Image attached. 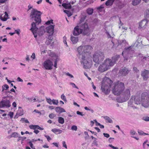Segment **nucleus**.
<instances>
[{
	"mask_svg": "<svg viewBox=\"0 0 149 149\" xmlns=\"http://www.w3.org/2000/svg\"><path fill=\"white\" fill-rule=\"evenodd\" d=\"M71 40L74 44L76 43L78 41V38L74 37H72L71 38Z\"/></svg>",
	"mask_w": 149,
	"mask_h": 149,
	"instance_id": "23",
	"label": "nucleus"
},
{
	"mask_svg": "<svg viewBox=\"0 0 149 149\" xmlns=\"http://www.w3.org/2000/svg\"><path fill=\"white\" fill-rule=\"evenodd\" d=\"M21 120L24 121L26 123H29L28 120L27 119H26L24 118H22Z\"/></svg>",
	"mask_w": 149,
	"mask_h": 149,
	"instance_id": "39",
	"label": "nucleus"
},
{
	"mask_svg": "<svg viewBox=\"0 0 149 149\" xmlns=\"http://www.w3.org/2000/svg\"><path fill=\"white\" fill-rule=\"evenodd\" d=\"M107 82L108 84L105 85L104 84H102L101 86L102 91L106 94H108L109 92L113 81L109 79L108 80Z\"/></svg>",
	"mask_w": 149,
	"mask_h": 149,
	"instance_id": "8",
	"label": "nucleus"
},
{
	"mask_svg": "<svg viewBox=\"0 0 149 149\" xmlns=\"http://www.w3.org/2000/svg\"><path fill=\"white\" fill-rule=\"evenodd\" d=\"M125 88L124 83L118 81L114 83L112 91L115 95H118L123 93Z\"/></svg>",
	"mask_w": 149,
	"mask_h": 149,
	"instance_id": "3",
	"label": "nucleus"
},
{
	"mask_svg": "<svg viewBox=\"0 0 149 149\" xmlns=\"http://www.w3.org/2000/svg\"><path fill=\"white\" fill-rule=\"evenodd\" d=\"M45 137L47 139V141H49L51 139V137L49 136L45 135Z\"/></svg>",
	"mask_w": 149,
	"mask_h": 149,
	"instance_id": "45",
	"label": "nucleus"
},
{
	"mask_svg": "<svg viewBox=\"0 0 149 149\" xmlns=\"http://www.w3.org/2000/svg\"><path fill=\"white\" fill-rule=\"evenodd\" d=\"M117 60V58L116 57H112L111 59H106L98 67V71L101 72H103L107 71L111 67L113 66Z\"/></svg>",
	"mask_w": 149,
	"mask_h": 149,
	"instance_id": "2",
	"label": "nucleus"
},
{
	"mask_svg": "<svg viewBox=\"0 0 149 149\" xmlns=\"http://www.w3.org/2000/svg\"><path fill=\"white\" fill-rule=\"evenodd\" d=\"M29 144L30 146L32 148V149H33V148H34V147H33V144L31 143V141L29 142Z\"/></svg>",
	"mask_w": 149,
	"mask_h": 149,
	"instance_id": "55",
	"label": "nucleus"
},
{
	"mask_svg": "<svg viewBox=\"0 0 149 149\" xmlns=\"http://www.w3.org/2000/svg\"><path fill=\"white\" fill-rule=\"evenodd\" d=\"M31 58H32L33 59H34L35 58V54L34 53H33L32 54V55L31 56Z\"/></svg>",
	"mask_w": 149,
	"mask_h": 149,
	"instance_id": "57",
	"label": "nucleus"
},
{
	"mask_svg": "<svg viewBox=\"0 0 149 149\" xmlns=\"http://www.w3.org/2000/svg\"><path fill=\"white\" fill-rule=\"evenodd\" d=\"M29 128L31 129L36 130V129L40 130H43L44 129L40 127L39 126L36 125H31L29 126Z\"/></svg>",
	"mask_w": 149,
	"mask_h": 149,
	"instance_id": "19",
	"label": "nucleus"
},
{
	"mask_svg": "<svg viewBox=\"0 0 149 149\" xmlns=\"http://www.w3.org/2000/svg\"><path fill=\"white\" fill-rule=\"evenodd\" d=\"M12 106L14 107H16L17 104L15 102H14L12 104Z\"/></svg>",
	"mask_w": 149,
	"mask_h": 149,
	"instance_id": "60",
	"label": "nucleus"
},
{
	"mask_svg": "<svg viewBox=\"0 0 149 149\" xmlns=\"http://www.w3.org/2000/svg\"><path fill=\"white\" fill-rule=\"evenodd\" d=\"M134 103L136 104H140L141 103V97L139 96H134ZM132 98H133V96H132Z\"/></svg>",
	"mask_w": 149,
	"mask_h": 149,
	"instance_id": "16",
	"label": "nucleus"
},
{
	"mask_svg": "<svg viewBox=\"0 0 149 149\" xmlns=\"http://www.w3.org/2000/svg\"><path fill=\"white\" fill-rule=\"evenodd\" d=\"M42 13L35 9H33L30 13V17L31 20H34L37 24L41 22V16Z\"/></svg>",
	"mask_w": 149,
	"mask_h": 149,
	"instance_id": "4",
	"label": "nucleus"
},
{
	"mask_svg": "<svg viewBox=\"0 0 149 149\" xmlns=\"http://www.w3.org/2000/svg\"><path fill=\"white\" fill-rule=\"evenodd\" d=\"M66 14L68 17H70L72 15L71 12L70 11L66 10Z\"/></svg>",
	"mask_w": 149,
	"mask_h": 149,
	"instance_id": "34",
	"label": "nucleus"
},
{
	"mask_svg": "<svg viewBox=\"0 0 149 149\" xmlns=\"http://www.w3.org/2000/svg\"><path fill=\"white\" fill-rule=\"evenodd\" d=\"M33 132L35 134H37L39 132V131L38 130H35Z\"/></svg>",
	"mask_w": 149,
	"mask_h": 149,
	"instance_id": "63",
	"label": "nucleus"
},
{
	"mask_svg": "<svg viewBox=\"0 0 149 149\" xmlns=\"http://www.w3.org/2000/svg\"><path fill=\"white\" fill-rule=\"evenodd\" d=\"M5 14H2L0 16V19L3 21H5L8 19V15L6 12L4 13Z\"/></svg>",
	"mask_w": 149,
	"mask_h": 149,
	"instance_id": "18",
	"label": "nucleus"
},
{
	"mask_svg": "<svg viewBox=\"0 0 149 149\" xmlns=\"http://www.w3.org/2000/svg\"><path fill=\"white\" fill-rule=\"evenodd\" d=\"M66 74L68 76H69L70 77V78H73V76L72 75H71V74H70L69 72L67 73Z\"/></svg>",
	"mask_w": 149,
	"mask_h": 149,
	"instance_id": "54",
	"label": "nucleus"
},
{
	"mask_svg": "<svg viewBox=\"0 0 149 149\" xmlns=\"http://www.w3.org/2000/svg\"><path fill=\"white\" fill-rule=\"evenodd\" d=\"M20 29H18L17 30H15V32L14 33H16L18 35H19L20 34L19 33V31H20Z\"/></svg>",
	"mask_w": 149,
	"mask_h": 149,
	"instance_id": "49",
	"label": "nucleus"
},
{
	"mask_svg": "<svg viewBox=\"0 0 149 149\" xmlns=\"http://www.w3.org/2000/svg\"><path fill=\"white\" fill-rule=\"evenodd\" d=\"M141 103L142 105L147 107L149 106V91H146L141 94Z\"/></svg>",
	"mask_w": 149,
	"mask_h": 149,
	"instance_id": "5",
	"label": "nucleus"
},
{
	"mask_svg": "<svg viewBox=\"0 0 149 149\" xmlns=\"http://www.w3.org/2000/svg\"><path fill=\"white\" fill-rule=\"evenodd\" d=\"M133 69L134 71L135 72L137 73L139 72V70L136 67H134Z\"/></svg>",
	"mask_w": 149,
	"mask_h": 149,
	"instance_id": "52",
	"label": "nucleus"
},
{
	"mask_svg": "<svg viewBox=\"0 0 149 149\" xmlns=\"http://www.w3.org/2000/svg\"><path fill=\"white\" fill-rule=\"evenodd\" d=\"M77 115H81V116H83L84 115V114L82 113V112H80L79 111H77Z\"/></svg>",
	"mask_w": 149,
	"mask_h": 149,
	"instance_id": "42",
	"label": "nucleus"
},
{
	"mask_svg": "<svg viewBox=\"0 0 149 149\" xmlns=\"http://www.w3.org/2000/svg\"><path fill=\"white\" fill-rule=\"evenodd\" d=\"M104 118L107 121L110 123H112L113 122L112 120L109 117L107 116H105L104 117Z\"/></svg>",
	"mask_w": 149,
	"mask_h": 149,
	"instance_id": "25",
	"label": "nucleus"
},
{
	"mask_svg": "<svg viewBox=\"0 0 149 149\" xmlns=\"http://www.w3.org/2000/svg\"><path fill=\"white\" fill-rule=\"evenodd\" d=\"M10 137H14L17 138L18 137V134L17 132H13L10 136Z\"/></svg>",
	"mask_w": 149,
	"mask_h": 149,
	"instance_id": "29",
	"label": "nucleus"
},
{
	"mask_svg": "<svg viewBox=\"0 0 149 149\" xmlns=\"http://www.w3.org/2000/svg\"><path fill=\"white\" fill-rule=\"evenodd\" d=\"M71 129L73 130L76 131L77 130V126L75 125H73L71 127Z\"/></svg>",
	"mask_w": 149,
	"mask_h": 149,
	"instance_id": "40",
	"label": "nucleus"
},
{
	"mask_svg": "<svg viewBox=\"0 0 149 149\" xmlns=\"http://www.w3.org/2000/svg\"><path fill=\"white\" fill-rule=\"evenodd\" d=\"M36 24H37L35 22H32L31 26V27L30 29V30L32 32H34L35 31H37L38 30V28L36 27Z\"/></svg>",
	"mask_w": 149,
	"mask_h": 149,
	"instance_id": "20",
	"label": "nucleus"
},
{
	"mask_svg": "<svg viewBox=\"0 0 149 149\" xmlns=\"http://www.w3.org/2000/svg\"><path fill=\"white\" fill-rule=\"evenodd\" d=\"M53 35H51L50 34L48 36L47 39H48V40H50V41H52L53 39V37L52 36Z\"/></svg>",
	"mask_w": 149,
	"mask_h": 149,
	"instance_id": "36",
	"label": "nucleus"
},
{
	"mask_svg": "<svg viewBox=\"0 0 149 149\" xmlns=\"http://www.w3.org/2000/svg\"><path fill=\"white\" fill-rule=\"evenodd\" d=\"M141 75L143 77V79L145 80H146L149 77V71L145 70L142 72Z\"/></svg>",
	"mask_w": 149,
	"mask_h": 149,
	"instance_id": "14",
	"label": "nucleus"
},
{
	"mask_svg": "<svg viewBox=\"0 0 149 149\" xmlns=\"http://www.w3.org/2000/svg\"><path fill=\"white\" fill-rule=\"evenodd\" d=\"M72 8V6L70 4V3H66V9H70Z\"/></svg>",
	"mask_w": 149,
	"mask_h": 149,
	"instance_id": "33",
	"label": "nucleus"
},
{
	"mask_svg": "<svg viewBox=\"0 0 149 149\" xmlns=\"http://www.w3.org/2000/svg\"><path fill=\"white\" fill-rule=\"evenodd\" d=\"M37 31H35L34 32H32L33 34L34 35V37H35V38H36L37 37V35L36 34V33H37Z\"/></svg>",
	"mask_w": 149,
	"mask_h": 149,
	"instance_id": "59",
	"label": "nucleus"
},
{
	"mask_svg": "<svg viewBox=\"0 0 149 149\" xmlns=\"http://www.w3.org/2000/svg\"><path fill=\"white\" fill-rule=\"evenodd\" d=\"M55 117V116L53 113H51L49 115V117L51 119H53Z\"/></svg>",
	"mask_w": 149,
	"mask_h": 149,
	"instance_id": "44",
	"label": "nucleus"
},
{
	"mask_svg": "<svg viewBox=\"0 0 149 149\" xmlns=\"http://www.w3.org/2000/svg\"><path fill=\"white\" fill-rule=\"evenodd\" d=\"M70 84L72 85L73 87L77 89H78V87L76 86L75 84L73 83H70Z\"/></svg>",
	"mask_w": 149,
	"mask_h": 149,
	"instance_id": "48",
	"label": "nucleus"
},
{
	"mask_svg": "<svg viewBox=\"0 0 149 149\" xmlns=\"http://www.w3.org/2000/svg\"><path fill=\"white\" fill-rule=\"evenodd\" d=\"M126 52L125 51H124L123 52H122V55L124 57V60H127L128 58V57H125L124 56V55L126 54Z\"/></svg>",
	"mask_w": 149,
	"mask_h": 149,
	"instance_id": "41",
	"label": "nucleus"
},
{
	"mask_svg": "<svg viewBox=\"0 0 149 149\" xmlns=\"http://www.w3.org/2000/svg\"><path fill=\"white\" fill-rule=\"evenodd\" d=\"M54 26L53 25H50L46 28L47 32L49 34L53 35L54 32Z\"/></svg>",
	"mask_w": 149,
	"mask_h": 149,
	"instance_id": "15",
	"label": "nucleus"
},
{
	"mask_svg": "<svg viewBox=\"0 0 149 149\" xmlns=\"http://www.w3.org/2000/svg\"><path fill=\"white\" fill-rule=\"evenodd\" d=\"M53 20H52V19H51L50 20L48 21L46 23V24L47 25H49V24L51 23L53 24Z\"/></svg>",
	"mask_w": 149,
	"mask_h": 149,
	"instance_id": "38",
	"label": "nucleus"
},
{
	"mask_svg": "<svg viewBox=\"0 0 149 149\" xmlns=\"http://www.w3.org/2000/svg\"><path fill=\"white\" fill-rule=\"evenodd\" d=\"M130 133L131 135H134L136 134V132L134 131L131 130Z\"/></svg>",
	"mask_w": 149,
	"mask_h": 149,
	"instance_id": "47",
	"label": "nucleus"
},
{
	"mask_svg": "<svg viewBox=\"0 0 149 149\" xmlns=\"http://www.w3.org/2000/svg\"><path fill=\"white\" fill-rule=\"evenodd\" d=\"M109 147H111V148H113V149H118V147H115L111 144H109Z\"/></svg>",
	"mask_w": 149,
	"mask_h": 149,
	"instance_id": "46",
	"label": "nucleus"
},
{
	"mask_svg": "<svg viewBox=\"0 0 149 149\" xmlns=\"http://www.w3.org/2000/svg\"><path fill=\"white\" fill-rule=\"evenodd\" d=\"M46 100L47 102L49 104H52V100L50 98H46Z\"/></svg>",
	"mask_w": 149,
	"mask_h": 149,
	"instance_id": "35",
	"label": "nucleus"
},
{
	"mask_svg": "<svg viewBox=\"0 0 149 149\" xmlns=\"http://www.w3.org/2000/svg\"><path fill=\"white\" fill-rule=\"evenodd\" d=\"M94 128L97 131V132H100V130L99 128L97 127H95Z\"/></svg>",
	"mask_w": 149,
	"mask_h": 149,
	"instance_id": "62",
	"label": "nucleus"
},
{
	"mask_svg": "<svg viewBox=\"0 0 149 149\" xmlns=\"http://www.w3.org/2000/svg\"><path fill=\"white\" fill-rule=\"evenodd\" d=\"M52 41H50V40H48V39H47L46 42V43L47 44V45H49V44L51 43Z\"/></svg>",
	"mask_w": 149,
	"mask_h": 149,
	"instance_id": "53",
	"label": "nucleus"
},
{
	"mask_svg": "<svg viewBox=\"0 0 149 149\" xmlns=\"http://www.w3.org/2000/svg\"><path fill=\"white\" fill-rule=\"evenodd\" d=\"M141 0H134L132 1V4L133 5H136L140 3Z\"/></svg>",
	"mask_w": 149,
	"mask_h": 149,
	"instance_id": "26",
	"label": "nucleus"
},
{
	"mask_svg": "<svg viewBox=\"0 0 149 149\" xmlns=\"http://www.w3.org/2000/svg\"><path fill=\"white\" fill-rule=\"evenodd\" d=\"M11 106L10 100L7 97L4 98L0 102V108H8Z\"/></svg>",
	"mask_w": 149,
	"mask_h": 149,
	"instance_id": "9",
	"label": "nucleus"
},
{
	"mask_svg": "<svg viewBox=\"0 0 149 149\" xmlns=\"http://www.w3.org/2000/svg\"><path fill=\"white\" fill-rule=\"evenodd\" d=\"M58 120V123L61 124L63 123L64 122V120L62 117H59Z\"/></svg>",
	"mask_w": 149,
	"mask_h": 149,
	"instance_id": "28",
	"label": "nucleus"
},
{
	"mask_svg": "<svg viewBox=\"0 0 149 149\" xmlns=\"http://www.w3.org/2000/svg\"><path fill=\"white\" fill-rule=\"evenodd\" d=\"M28 100L29 101V102H33V98H28Z\"/></svg>",
	"mask_w": 149,
	"mask_h": 149,
	"instance_id": "64",
	"label": "nucleus"
},
{
	"mask_svg": "<svg viewBox=\"0 0 149 149\" xmlns=\"http://www.w3.org/2000/svg\"><path fill=\"white\" fill-rule=\"evenodd\" d=\"M93 9L91 8H88L86 10L87 13L89 15H91L92 14L93 12Z\"/></svg>",
	"mask_w": 149,
	"mask_h": 149,
	"instance_id": "27",
	"label": "nucleus"
},
{
	"mask_svg": "<svg viewBox=\"0 0 149 149\" xmlns=\"http://www.w3.org/2000/svg\"><path fill=\"white\" fill-rule=\"evenodd\" d=\"M43 65L46 70L52 69L53 63L49 60H47L44 62Z\"/></svg>",
	"mask_w": 149,
	"mask_h": 149,
	"instance_id": "11",
	"label": "nucleus"
},
{
	"mask_svg": "<svg viewBox=\"0 0 149 149\" xmlns=\"http://www.w3.org/2000/svg\"><path fill=\"white\" fill-rule=\"evenodd\" d=\"M17 114L19 116H21L24 114V110L22 109H18L17 111Z\"/></svg>",
	"mask_w": 149,
	"mask_h": 149,
	"instance_id": "24",
	"label": "nucleus"
},
{
	"mask_svg": "<svg viewBox=\"0 0 149 149\" xmlns=\"http://www.w3.org/2000/svg\"><path fill=\"white\" fill-rule=\"evenodd\" d=\"M143 120L146 121H149V117H146Z\"/></svg>",
	"mask_w": 149,
	"mask_h": 149,
	"instance_id": "56",
	"label": "nucleus"
},
{
	"mask_svg": "<svg viewBox=\"0 0 149 149\" xmlns=\"http://www.w3.org/2000/svg\"><path fill=\"white\" fill-rule=\"evenodd\" d=\"M146 15L148 17L149 16V9H148L146 10Z\"/></svg>",
	"mask_w": 149,
	"mask_h": 149,
	"instance_id": "58",
	"label": "nucleus"
},
{
	"mask_svg": "<svg viewBox=\"0 0 149 149\" xmlns=\"http://www.w3.org/2000/svg\"><path fill=\"white\" fill-rule=\"evenodd\" d=\"M9 86L8 85L6 84H4L2 87V91H3L5 90H7L9 88Z\"/></svg>",
	"mask_w": 149,
	"mask_h": 149,
	"instance_id": "31",
	"label": "nucleus"
},
{
	"mask_svg": "<svg viewBox=\"0 0 149 149\" xmlns=\"http://www.w3.org/2000/svg\"><path fill=\"white\" fill-rule=\"evenodd\" d=\"M148 20L147 19L141 21L139 23V28L144 29L147 26V24Z\"/></svg>",
	"mask_w": 149,
	"mask_h": 149,
	"instance_id": "12",
	"label": "nucleus"
},
{
	"mask_svg": "<svg viewBox=\"0 0 149 149\" xmlns=\"http://www.w3.org/2000/svg\"><path fill=\"white\" fill-rule=\"evenodd\" d=\"M78 25L83 32V35H86L89 34L90 30L87 23H79Z\"/></svg>",
	"mask_w": 149,
	"mask_h": 149,
	"instance_id": "7",
	"label": "nucleus"
},
{
	"mask_svg": "<svg viewBox=\"0 0 149 149\" xmlns=\"http://www.w3.org/2000/svg\"><path fill=\"white\" fill-rule=\"evenodd\" d=\"M122 95L123 99L120 102H125L130 98L131 95L130 90L129 89H126Z\"/></svg>",
	"mask_w": 149,
	"mask_h": 149,
	"instance_id": "10",
	"label": "nucleus"
},
{
	"mask_svg": "<svg viewBox=\"0 0 149 149\" xmlns=\"http://www.w3.org/2000/svg\"><path fill=\"white\" fill-rule=\"evenodd\" d=\"M138 133L140 135H143L147 134H146V133H143V132L141 131H138Z\"/></svg>",
	"mask_w": 149,
	"mask_h": 149,
	"instance_id": "43",
	"label": "nucleus"
},
{
	"mask_svg": "<svg viewBox=\"0 0 149 149\" xmlns=\"http://www.w3.org/2000/svg\"><path fill=\"white\" fill-rule=\"evenodd\" d=\"M103 135H104V137H106L107 138H109L110 136L109 134L107 133H104Z\"/></svg>",
	"mask_w": 149,
	"mask_h": 149,
	"instance_id": "51",
	"label": "nucleus"
},
{
	"mask_svg": "<svg viewBox=\"0 0 149 149\" xmlns=\"http://www.w3.org/2000/svg\"><path fill=\"white\" fill-rule=\"evenodd\" d=\"M56 111L59 113H61L62 112H64L65 110L63 108L60 107H57L55 109Z\"/></svg>",
	"mask_w": 149,
	"mask_h": 149,
	"instance_id": "21",
	"label": "nucleus"
},
{
	"mask_svg": "<svg viewBox=\"0 0 149 149\" xmlns=\"http://www.w3.org/2000/svg\"><path fill=\"white\" fill-rule=\"evenodd\" d=\"M52 103L54 104L57 105L58 103V102L57 100L53 99L52 100Z\"/></svg>",
	"mask_w": 149,
	"mask_h": 149,
	"instance_id": "37",
	"label": "nucleus"
},
{
	"mask_svg": "<svg viewBox=\"0 0 149 149\" xmlns=\"http://www.w3.org/2000/svg\"><path fill=\"white\" fill-rule=\"evenodd\" d=\"M104 57V54L103 52L97 51L93 54L92 58L94 62L99 64L100 62L103 60Z\"/></svg>",
	"mask_w": 149,
	"mask_h": 149,
	"instance_id": "6",
	"label": "nucleus"
},
{
	"mask_svg": "<svg viewBox=\"0 0 149 149\" xmlns=\"http://www.w3.org/2000/svg\"><path fill=\"white\" fill-rule=\"evenodd\" d=\"M81 33L83 34V32L79 28V25L76 26L74 29L73 32V34L74 36H77L79 35Z\"/></svg>",
	"mask_w": 149,
	"mask_h": 149,
	"instance_id": "13",
	"label": "nucleus"
},
{
	"mask_svg": "<svg viewBox=\"0 0 149 149\" xmlns=\"http://www.w3.org/2000/svg\"><path fill=\"white\" fill-rule=\"evenodd\" d=\"M86 18V15L83 16V17H82L80 20V22L79 23H83L82 22L85 20Z\"/></svg>",
	"mask_w": 149,
	"mask_h": 149,
	"instance_id": "32",
	"label": "nucleus"
},
{
	"mask_svg": "<svg viewBox=\"0 0 149 149\" xmlns=\"http://www.w3.org/2000/svg\"><path fill=\"white\" fill-rule=\"evenodd\" d=\"M92 47L89 45L81 46L77 48V51L79 54L82 55L81 62L83 64L84 68L85 69H88L91 67V64L89 62V56L87 53L92 51Z\"/></svg>",
	"mask_w": 149,
	"mask_h": 149,
	"instance_id": "1",
	"label": "nucleus"
},
{
	"mask_svg": "<svg viewBox=\"0 0 149 149\" xmlns=\"http://www.w3.org/2000/svg\"><path fill=\"white\" fill-rule=\"evenodd\" d=\"M54 133H56L57 132H59L60 133H61V130L59 129L54 128L53 129H52L51 130Z\"/></svg>",
	"mask_w": 149,
	"mask_h": 149,
	"instance_id": "30",
	"label": "nucleus"
},
{
	"mask_svg": "<svg viewBox=\"0 0 149 149\" xmlns=\"http://www.w3.org/2000/svg\"><path fill=\"white\" fill-rule=\"evenodd\" d=\"M130 71V70L125 67L120 70L119 72L120 74L125 76Z\"/></svg>",
	"mask_w": 149,
	"mask_h": 149,
	"instance_id": "17",
	"label": "nucleus"
},
{
	"mask_svg": "<svg viewBox=\"0 0 149 149\" xmlns=\"http://www.w3.org/2000/svg\"><path fill=\"white\" fill-rule=\"evenodd\" d=\"M115 0H108L105 3V4L107 6L111 5L113 4Z\"/></svg>",
	"mask_w": 149,
	"mask_h": 149,
	"instance_id": "22",
	"label": "nucleus"
},
{
	"mask_svg": "<svg viewBox=\"0 0 149 149\" xmlns=\"http://www.w3.org/2000/svg\"><path fill=\"white\" fill-rule=\"evenodd\" d=\"M11 118H12L13 115V112H10L9 114Z\"/></svg>",
	"mask_w": 149,
	"mask_h": 149,
	"instance_id": "50",
	"label": "nucleus"
},
{
	"mask_svg": "<svg viewBox=\"0 0 149 149\" xmlns=\"http://www.w3.org/2000/svg\"><path fill=\"white\" fill-rule=\"evenodd\" d=\"M17 80L19 81L23 82V80L21 79L19 77H18L17 78Z\"/></svg>",
	"mask_w": 149,
	"mask_h": 149,
	"instance_id": "61",
	"label": "nucleus"
}]
</instances>
